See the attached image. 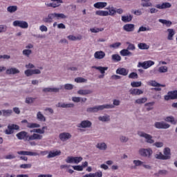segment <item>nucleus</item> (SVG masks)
<instances>
[{
	"mask_svg": "<svg viewBox=\"0 0 177 177\" xmlns=\"http://www.w3.org/2000/svg\"><path fill=\"white\" fill-rule=\"evenodd\" d=\"M171 100L177 99V91H170Z\"/></svg>",
	"mask_w": 177,
	"mask_h": 177,
	"instance_id": "nucleus-64",
	"label": "nucleus"
},
{
	"mask_svg": "<svg viewBox=\"0 0 177 177\" xmlns=\"http://www.w3.org/2000/svg\"><path fill=\"white\" fill-rule=\"evenodd\" d=\"M137 133L140 138H145L147 143H149V145H153V143H154V140L151 135L143 131H138Z\"/></svg>",
	"mask_w": 177,
	"mask_h": 177,
	"instance_id": "nucleus-4",
	"label": "nucleus"
},
{
	"mask_svg": "<svg viewBox=\"0 0 177 177\" xmlns=\"http://www.w3.org/2000/svg\"><path fill=\"white\" fill-rule=\"evenodd\" d=\"M64 88L66 91H71V89L74 88V85H73L72 84H66L64 85Z\"/></svg>",
	"mask_w": 177,
	"mask_h": 177,
	"instance_id": "nucleus-54",
	"label": "nucleus"
},
{
	"mask_svg": "<svg viewBox=\"0 0 177 177\" xmlns=\"http://www.w3.org/2000/svg\"><path fill=\"white\" fill-rule=\"evenodd\" d=\"M151 66H154V62L151 60L145 61L144 62H138L137 67H142L144 70H147V68L151 67Z\"/></svg>",
	"mask_w": 177,
	"mask_h": 177,
	"instance_id": "nucleus-7",
	"label": "nucleus"
},
{
	"mask_svg": "<svg viewBox=\"0 0 177 177\" xmlns=\"http://www.w3.org/2000/svg\"><path fill=\"white\" fill-rule=\"evenodd\" d=\"M119 139H120V141L121 142V143H127V142H128V140H129V138H128L125 136H120Z\"/></svg>",
	"mask_w": 177,
	"mask_h": 177,
	"instance_id": "nucleus-51",
	"label": "nucleus"
},
{
	"mask_svg": "<svg viewBox=\"0 0 177 177\" xmlns=\"http://www.w3.org/2000/svg\"><path fill=\"white\" fill-rule=\"evenodd\" d=\"M54 18L57 19V20H60V19H67V15L63 13H56L53 12Z\"/></svg>",
	"mask_w": 177,
	"mask_h": 177,
	"instance_id": "nucleus-31",
	"label": "nucleus"
},
{
	"mask_svg": "<svg viewBox=\"0 0 177 177\" xmlns=\"http://www.w3.org/2000/svg\"><path fill=\"white\" fill-rule=\"evenodd\" d=\"M138 73H135V72H133V73H131L129 75V78L131 79V80H137V78H138Z\"/></svg>",
	"mask_w": 177,
	"mask_h": 177,
	"instance_id": "nucleus-56",
	"label": "nucleus"
},
{
	"mask_svg": "<svg viewBox=\"0 0 177 177\" xmlns=\"http://www.w3.org/2000/svg\"><path fill=\"white\" fill-rule=\"evenodd\" d=\"M17 10V6H10L7 8V12L15 13Z\"/></svg>",
	"mask_w": 177,
	"mask_h": 177,
	"instance_id": "nucleus-38",
	"label": "nucleus"
},
{
	"mask_svg": "<svg viewBox=\"0 0 177 177\" xmlns=\"http://www.w3.org/2000/svg\"><path fill=\"white\" fill-rule=\"evenodd\" d=\"M27 127L31 129L41 128V124L38 123H28Z\"/></svg>",
	"mask_w": 177,
	"mask_h": 177,
	"instance_id": "nucleus-43",
	"label": "nucleus"
},
{
	"mask_svg": "<svg viewBox=\"0 0 177 177\" xmlns=\"http://www.w3.org/2000/svg\"><path fill=\"white\" fill-rule=\"evenodd\" d=\"M138 154H140L141 157H147V158H151V156H153V149L151 148H141L138 151Z\"/></svg>",
	"mask_w": 177,
	"mask_h": 177,
	"instance_id": "nucleus-3",
	"label": "nucleus"
},
{
	"mask_svg": "<svg viewBox=\"0 0 177 177\" xmlns=\"http://www.w3.org/2000/svg\"><path fill=\"white\" fill-rule=\"evenodd\" d=\"M172 7V4L169 2H165L162 3V4H156L155 6V8L157 9H169V8Z\"/></svg>",
	"mask_w": 177,
	"mask_h": 177,
	"instance_id": "nucleus-12",
	"label": "nucleus"
},
{
	"mask_svg": "<svg viewBox=\"0 0 177 177\" xmlns=\"http://www.w3.org/2000/svg\"><path fill=\"white\" fill-rule=\"evenodd\" d=\"M13 129L15 131H19L20 129V127L17 124H10L8 126V129L5 131L6 135H12L13 133Z\"/></svg>",
	"mask_w": 177,
	"mask_h": 177,
	"instance_id": "nucleus-9",
	"label": "nucleus"
},
{
	"mask_svg": "<svg viewBox=\"0 0 177 177\" xmlns=\"http://www.w3.org/2000/svg\"><path fill=\"white\" fill-rule=\"evenodd\" d=\"M167 174H168V171L165 169H162V170H159L157 173H155L154 176L158 177V176L167 175Z\"/></svg>",
	"mask_w": 177,
	"mask_h": 177,
	"instance_id": "nucleus-40",
	"label": "nucleus"
},
{
	"mask_svg": "<svg viewBox=\"0 0 177 177\" xmlns=\"http://www.w3.org/2000/svg\"><path fill=\"white\" fill-rule=\"evenodd\" d=\"M19 73H20V71H19V69L16 68H10L6 71V73L8 75H14L15 74H19Z\"/></svg>",
	"mask_w": 177,
	"mask_h": 177,
	"instance_id": "nucleus-22",
	"label": "nucleus"
},
{
	"mask_svg": "<svg viewBox=\"0 0 177 177\" xmlns=\"http://www.w3.org/2000/svg\"><path fill=\"white\" fill-rule=\"evenodd\" d=\"M112 60L115 62H121V56L118 54L112 55Z\"/></svg>",
	"mask_w": 177,
	"mask_h": 177,
	"instance_id": "nucleus-46",
	"label": "nucleus"
},
{
	"mask_svg": "<svg viewBox=\"0 0 177 177\" xmlns=\"http://www.w3.org/2000/svg\"><path fill=\"white\" fill-rule=\"evenodd\" d=\"M154 127L157 129H168L171 125L165 122H156Z\"/></svg>",
	"mask_w": 177,
	"mask_h": 177,
	"instance_id": "nucleus-8",
	"label": "nucleus"
},
{
	"mask_svg": "<svg viewBox=\"0 0 177 177\" xmlns=\"http://www.w3.org/2000/svg\"><path fill=\"white\" fill-rule=\"evenodd\" d=\"M129 73V70L125 68H118L116 70V74H119V75H123V77H127Z\"/></svg>",
	"mask_w": 177,
	"mask_h": 177,
	"instance_id": "nucleus-13",
	"label": "nucleus"
},
{
	"mask_svg": "<svg viewBox=\"0 0 177 177\" xmlns=\"http://www.w3.org/2000/svg\"><path fill=\"white\" fill-rule=\"evenodd\" d=\"M148 85H150V86H162V88H165V84H159L156 80H150L148 82Z\"/></svg>",
	"mask_w": 177,
	"mask_h": 177,
	"instance_id": "nucleus-30",
	"label": "nucleus"
},
{
	"mask_svg": "<svg viewBox=\"0 0 177 177\" xmlns=\"http://www.w3.org/2000/svg\"><path fill=\"white\" fill-rule=\"evenodd\" d=\"M97 149L100 150H107V145L105 142H100L96 145Z\"/></svg>",
	"mask_w": 177,
	"mask_h": 177,
	"instance_id": "nucleus-35",
	"label": "nucleus"
},
{
	"mask_svg": "<svg viewBox=\"0 0 177 177\" xmlns=\"http://www.w3.org/2000/svg\"><path fill=\"white\" fill-rule=\"evenodd\" d=\"M17 154L19 156H39V153L38 152H32V151H19L17 152Z\"/></svg>",
	"mask_w": 177,
	"mask_h": 177,
	"instance_id": "nucleus-11",
	"label": "nucleus"
},
{
	"mask_svg": "<svg viewBox=\"0 0 177 177\" xmlns=\"http://www.w3.org/2000/svg\"><path fill=\"white\" fill-rule=\"evenodd\" d=\"M167 39H169V41H172V39H174V35H175V30L172 28H169L167 29Z\"/></svg>",
	"mask_w": 177,
	"mask_h": 177,
	"instance_id": "nucleus-27",
	"label": "nucleus"
},
{
	"mask_svg": "<svg viewBox=\"0 0 177 177\" xmlns=\"http://www.w3.org/2000/svg\"><path fill=\"white\" fill-rule=\"evenodd\" d=\"M75 82H77V84H82L85 82H88V80L84 78V77H76L75 78Z\"/></svg>",
	"mask_w": 177,
	"mask_h": 177,
	"instance_id": "nucleus-39",
	"label": "nucleus"
},
{
	"mask_svg": "<svg viewBox=\"0 0 177 177\" xmlns=\"http://www.w3.org/2000/svg\"><path fill=\"white\" fill-rule=\"evenodd\" d=\"M159 23H162V24H165L166 27H171L172 26V21H168L167 19H158Z\"/></svg>",
	"mask_w": 177,
	"mask_h": 177,
	"instance_id": "nucleus-32",
	"label": "nucleus"
},
{
	"mask_svg": "<svg viewBox=\"0 0 177 177\" xmlns=\"http://www.w3.org/2000/svg\"><path fill=\"white\" fill-rule=\"evenodd\" d=\"M147 102V97L138 98L135 101L137 104H143Z\"/></svg>",
	"mask_w": 177,
	"mask_h": 177,
	"instance_id": "nucleus-41",
	"label": "nucleus"
},
{
	"mask_svg": "<svg viewBox=\"0 0 177 177\" xmlns=\"http://www.w3.org/2000/svg\"><path fill=\"white\" fill-rule=\"evenodd\" d=\"M106 9H108L109 11V16H114V15H115V13H117V11L114 9V8H111L109 7Z\"/></svg>",
	"mask_w": 177,
	"mask_h": 177,
	"instance_id": "nucleus-52",
	"label": "nucleus"
},
{
	"mask_svg": "<svg viewBox=\"0 0 177 177\" xmlns=\"http://www.w3.org/2000/svg\"><path fill=\"white\" fill-rule=\"evenodd\" d=\"M31 167H32L31 164H22V165H20L19 166V167L22 169H28L31 168Z\"/></svg>",
	"mask_w": 177,
	"mask_h": 177,
	"instance_id": "nucleus-58",
	"label": "nucleus"
},
{
	"mask_svg": "<svg viewBox=\"0 0 177 177\" xmlns=\"http://www.w3.org/2000/svg\"><path fill=\"white\" fill-rule=\"evenodd\" d=\"M122 21H123L124 23H129V21H132V15L122 16Z\"/></svg>",
	"mask_w": 177,
	"mask_h": 177,
	"instance_id": "nucleus-42",
	"label": "nucleus"
},
{
	"mask_svg": "<svg viewBox=\"0 0 177 177\" xmlns=\"http://www.w3.org/2000/svg\"><path fill=\"white\" fill-rule=\"evenodd\" d=\"M131 86L133 88H139V86H142V82H133L131 83Z\"/></svg>",
	"mask_w": 177,
	"mask_h": 177,
	"instance_id": "nucleus-50",
	"label": "nucleus"
},
{
	"mask_svg": "<svg viewBox=\"0 0 177 177\" xmlns=\"http://www.w3.org/2000/svg\"><path fill=\"white\" fill-rule=\"evenodd\" d=\"M90 31L91 32H93V33L96 34L97 32H100L102 31H104V28H90Z\"/></svg>",
	"mask_w": 177,
	"mask_h": 177,
	"instance_id": "nucleus-45",
	"label": "nucleus"
},
{
	"mask_svg": "<svg viewBox=\"0 0 177 177\" xmlns=\"http://www.w3.org/2000/svg\"><path fill=\"white\" fill-rule=\"evenodd\" d=\"M93 175H94L93 177H102L103 173L102 172V171H98L95 173H93Z\"/></svg>",
	"mask_w": 177,
	"mask_h": 177,
	"instance_id": "nucleus-63",
	"label": "nucleus"
},
{
	"mask_svg": "<svg viewBox=\"0 0 177 177\" xmlns=\"http://www.w3.org/2000/svg\"><path fill=\"white\" fill-rule=\"evenodd\" d=\"M123 30L127 32H132L135 31V25L133 24H127L123 26Z\"/></svg>",
	"mask_w": 177,
	"mask_h": 177,
	"instance_id": "nucleus-17",
	"label": "nucleus"
},
{
	"mask_svg": "<svg viewBox=\"0 0 177 177\" xmlns=\"http://www.w3.org/2000/svg\"><path fill=\"white\" fill-rule=\"evenodd\" d=\"M155 158H156V160H165V158L164 157V154H162V153L161 152H158V153H156L154 155Z\"/></svg>",
	"mask_w": 177,
	"mask_h": 177,
	"instance_id": "nucleus-48",
	"label": "nucleus"
},
{
	"mask_svg": "<svg viewBox=\"0 0 177 177\" xmlns=\"http://www.w3.org/2000/svg\"><path fill=\"white\" fill-rule=\"evenodd\" d=\"M53 19H55V15L53 13H50L47 17L43 18L44 23H46L47 24H50V23H53Z\"/></svg>",
	"mask_w": 177,
	"mask_h": 177,
	"instance_id": "nucleus-15",
	"label": "nucleus"
},
{
	"mask_svg": "<svg viewBox=\"0 0 177 177\" xmlns=\"http://www.w3.org/2000/svg\"><path fill=\"white\" fill-rule=\"evenodd\" d=\"M36 118L37 120H38V121H40L41 122H45L46 121V118L45 117V115H44V114H42V112L41 111L37 113Z\"/></svg>",
	"mask_w": 177,
	"mask_h": 177,
	"instance_id": "nucleus-23",
	"label": "nucleus"
},
{
	"mask_svg": "<svg viewBox=\"0 0 177 177\" xmlns=\"http://www.w3.org/2000/svg\"><path fill=\"white\" fill-rule=\"evenodd\" d=\"M121 56H133V53L129 51V49H123L120 52Z\"/></svg>",
	"mask_w": 177,
	"mask_h": 177,
	"instance_id": "nucleus-29",
	"label": "nucleus"
},
{
	"mask_svg": "<svg viewBox=\"0 0 177 177\" xmlns=\"http://www.w3.org/2000/svg\"><path fill=\"white\" fill-rule=\"evenodd\" d=\"M91 93H93V91L92 90L89 89H80L77 91V94L81 95L82 96H85L86 95H91Z\"/></svg>",
	"mask_w": 177,
	"mask_h": 177,
	"instance_id": "nucleus-20",
	"label": "nucleus"
},
{
	"mask_svg": "<svg viewBox=\"0 0 177 177\" xmlns=\"http://www.w3.org/2000/svg\"><path fill=\"white\" fill-rule=\"evenodd\" d=\"M138 47L141 49V50H147L150 48L149 45H147L146 43H139Z\"/></svg>",
	"mask_w": 177,
	"mask_h": 177,
	"instance_id": "nucleus-33",
	"label": "nucleus"
},
{
	"mask_svg": "<svg viewBox=\"0 0 177 177\" xmlns=\"http://www.w3.org/2000/svg\"><path fill=\"white\" fill-rule=\"evenodd\" d=\"M53 3L47 4L49 8H59L61 3H63V0H51Z\"/></svg>",
	"mask_w": 177,
	"mask_h": 177,
	"instance_id": "nucleus-14",
	"label": "nucleus"
},
{
	"mask_svg": "<svg viewBox=\"0 0 177 177\" xmlns=\"http://www.w3.org/2000/svg\"><path fill=\"white\" fill-rule=\"evenodd\" d=\"M130 95H133V96L142 95L143 91L138 89V88H131L129 90Z\"/></svg>",
	"mask_w": 177,
	"mask_h": 177,
	"instance_id": "nucleus-21",
	"label": "nucleus"
},
{
	"mask_svg": "<svg viewBox=\"0 0 177 177\" xmlns=\"http://www.w3.org/2000/svg\"><path fill=\"white\" fill-rule=\"evenodd\" d=\"M68 39L70 41H81L82 39V37L81 35H79L77 37H75L74 35H68Z\"/></svg>",
	"mask_w": 177,
	"mask_h": 177,
	"instance_id": "nucleus-36",
	"label": "nucleus"
},
{
	"mask_svg": "<svg viewBox=\"0 0 177 177\" xmlns=\"http://www.w3.org/2000/svg\"><path fill=\"white\" fill-rule=\"evenodd\" d=\"M1 113L4 117H9V115H12L13 111L12 109L3 110Z\"/></svg>",
	"mask_w": 177,
	"mask_h": 177,
	"instance_id": "nucleus-44",
	"label": "nucleus"
},
{
	"mask_svg": "<svg viewBox=\"0 0 177 177\" xmlns=\"http://www.w3.org/2000/svg\"><path fill=\"white\" fill-rule=\"evenodd\" d=\"M163 154L164 157L165 158V160H169V158H171V149L169 147L165 148Z\"/></svg>",
	"mask_w": 177,
	"mask_h": 177,
	"instance_id": "nucleus-26",
	"label": "nucleus"
},
{
	"mask_svg": "<svg viewBox=\"0 0 177 177\" xmlns=\"http://www.w3.org/2000/svg\"><path fill=\"white\" fill-rule=\"evenodd\" d=\"M71 134L67 132H63L59 135V138L61 142H67V140H68V139H71Z\"/></svg>",
	"mask_w": 177,
	"mask_h": 177,
	"instance_id": "nucleus-10",
	"label": "nucleus"
},
{
	"mask_svg": "<svg viewBox=\"0 0 177 177\" xmlns=\"http://www.w3.org/2000/svg\"><path fill=\"white\" fill-rule=\"evenodd\" d=\"M114 106L110 104H106L103 105L95 106L93 107H89L86 109L87 113H97V111H102L105 109H113Z\"/></svg>",
	"mask_w": 177,
	"mask_h": 177,
	"instance_id": "nucleus-2",
	"label": "nucleus"
},
{
	"mask_svg": "<svg viewBox=\"0 0 177 177\" xmlns=\"http://www.w3.org/2000/svg\"><path fill=\"white\" fill-rule=\"evenodd\" d=\"M74 104L73 103H69V104H66V103H60L58 102L57 104L56 105V107H61L62 109H73L74 107Z\"/></svg>",
	"mask_w": 177,
	"mask_h": 177,
	"instance_id": "nucleus-19",
	"label": "nucleus"
},
{
	"mask_svg": "<svg viewBox=\"0 0 177 177\" xmlns=\"http://www.w3.org/2000/svg\"><path fill=\"white\" fill-rule=\"evenodd\" d=\"M34 100H35V98L28 97L26 98L25 103H26L27 104H31V103H34Z\"/></svg>",
	"mask_w": 177,
	"mask_h": 177,
	"instance_id": "nucleus-57",
	"label": "nucleus"
},
{
	"mask_svg": "<svg viewBox=\"0 0 177 177\" xmlns=\"http://www.w3.org/2000/svg\"><path fill=\"white\" fill-rule=\"evenodd\" d=\"M16 136L19 140H27L28 142H31V140H42V135L33 133L31 136L28 135V133L26 131H20L16 134Z\"/></svg>",
	"mask_w": 177,
	"mask_h": 177,
	"instance_id": "nucleus-1",
	"label": "nucleus"
},
{
	"mask_svg": "<svg viewBox=\"0 0 177 177\" xmlns=\"http://www.w3.org/2000/svg\"><path fill=\"white\" fill-rule=\"evenodd\" d=\"M96 9H103L107 6V2H97L93 5Z\"/></svg>",
	"mask_w": 177,
	"mask_h": 177,
	"instance_id": "nucleus-25",
	"label": "nucleus"
},
{
	"mask_svg": "<svg viewBox=\"0 0 177 177\" xmlns=\"http://www.w3.org/2000/svg\"><path fill=\"white\" fill-rule=\"evenodd\" d=\"M165 121H166V122H170V124L173 125H176L177 124V120L174 116L166 117Z\"/></svg>",
	"mask_w": 177,
	"mask_h": 177,
	"instance_id": "nucleus-24",
	"label": "nucleus"
},
{
	"mask_svg": "<svg viewBox=\"0 0 177 177\" xmlns=\"http://www.w3.org/2000/svg\"><path fill=\"white\" fill-rule=\"evenodd\" d=\"M95 15H97V16H103V17L109 16V11L97 10L95 12Z\"/></svg>",
	"mask_w": 177,
	"mask_h": 177,
	"instance_id": "nucleus-37",
	"label": "nucleus"
},
{
	"mask_svg": "<svg viewBox=\"0 0 177 177\" xmlns=\"http://www.w3.org/2000/svg\"><path fill=\"white\" fill-rule=\"evenodd\" d=\"M144 31H150V28H146L145 26H141L139 28L137 32H144Z\"/></svg>",
	"mask_w": 177,
	"mask_h": 177,
	"instance_id": "nucleus-61",
	"label": "nucleus"
},
{
	"mask_svg": "<svg viewBox=\"0 0 177 177\" xmlns=\"http://www.w3.org/2000/svg\"><path fill=\"white\" fill-rule=\"evenodd\" d=\"M6 31H8V26L6 25H0V34L6 32Z\"/></svg>",
	"mask_w": 177,
	"mask_h": 177,
	"instance_id": "nucleus-60",
	"label": "nucleus"
},
{
	"mask_svg": "<svg viewBox=\"0 0 177 177\" xmlns=\"http://www.w3.org/2000/svg\"><path fill=\"white\" fill-rule=\"evenodd\" d=\"M60 154H62V151L60 150L50 151L47 156V158H53L55 157H57V156H60Z\"/></svg>",
	"mask_w": 177,
	"mask_h": 177,
	"instance_id": "nucleus-18",
	"label": "nucleus"
},
{
	"mask_svg": "<svg viewBox=\"0 0 177 177\" xmlns=\"http://www.w3.org/2000/svg\"><path fill=\"white\" fill-rule=\"evenodd\" d=\"M98 120L102 122H108V121H110V115H104V116H100L98 117Z\"/></svg>",
	"mask_w": 177,
	"mask_h": 177,
	"instance_id": "nucleus-34",
	"label": "nucleus"
},
{
	"mask_svg": "<svg viewBox=\"0 0 177 177\" xmlns=\"http://www.w3.org/2000/svg\"><path fill=\"white\" fill-rule=\"evenodd\" d=\"M12 26H14V27H19L20 28L24 29L28 28V23L26 21L16 20L13 21Z\"/></svg>",
	"mask_w": 177,
	"mask_h": 177,
	"instance_id": "nucleus-6",
	"label": "nucleus"
},
{
	"mask_svg": "<svg viewBox=\"0 0 177 177\" xmlns=\"http://www.w3.org/2000/svg\"><path fill=\"white\" fill-rule=\"evenodd\" d=\"M77 128H82V129H88L92 128V122L91 120H85L80 122L77 124Z\"/></svg>",
	"mask_w": 177,
	"mask_h": 177,
	"instance_id": "nucleus-5",
	"label": "nucleus"
},
{
	"mask_svg": "<svg viewBox=\"0 0 177 177\" xmlns=\"http://www.w3.org/2000/svg\"><path fill=\"white\" fill-rule=\"evenodd\" d=\"M133 162L135 165V166L133 168H136V167H140V165H143V164H145L144 162L139 160H134Z\"/></svg>",
	"mask_w": 177,
	"mask_h": 177,
	"instance_id": "nucleus-49",
	"label": "nucleus"
},
{
	"mask_svg": "<svg viewBox=\"0 0 177 177\" xmlns=\"http://www.w3.org/2000/svg\"><path fill=\"white\" fill-rule=\"evenodd\" d=\"M127 44L129 45L127 48V50H135L136 49V47L135 46V44L127 42Z\"/></svg>",
	"mask_w": 177,
	"mask_h": 177,
	"instance_id": "nucleus-53",
	"label": "nucleus"
},
{
	"mask_svg": "<svg viewBox=\"0 0 177 177\" xmlns=\"http://www.w3.org/2000/svg\"><path fill=\"white\" fill-rule=\"evenodd\" d=\"M92 68H95V70H99V71L102 74H104L107 70H109V67L107 66H92Z\"/></svg>",
	"mask_w": 177,
	"mask_h": 177,
	"instance_id": "nucleus-28",
	"label": "nucleus"
},
{
	"mask_svg": "<svg viewBox=\"0 0 177 177\" xmlns=\"http://www.w3.org/2000/svg\"><path fill=\"white\" fill-rule=\"evenodd\" d=\"M94 57L98 60H102V59H104V57H106V53L102 50L96 51L94 53Z\"/></svg>",
	"mask_w": 177,
	"mask_h": 177,
	"instance_id": "nucleus-16",
	"label": "nucleus"
},
{
	"mask_svg": "<svg viewBox=\"0 0 177 177\" xmlns=\"http://www.w3.org/2000/svg\"><path fill=\"white\" fill-rule=\"evenodd\" d=\"M31 53H32V50L27 48L22 51V55H24V56H26V57H30V55H31Z\"/></svg>",
	"mask_w": 177,
	"mask_h": 177,
	"instance_id": "nucleus-47",
	"label": "nucleus"
},
{
	"mask_svg": "<svg viewBox=\"0 0 177 177\" xmlns=\"http://www.w3.org/2000/svg\"><path fill=\"white\" fill-rule=\"evenodd\" d=\"M153 145L155 146V147H162L164 146V142H153Z\"/></svg>",
	"mask_w": 177,
	"mask_h": 177,
	"instance_id": "nucleus-62",
	"label": "nucleus"
},
{
	"mask_svg": "<svg viewBox=\"0 0 177 177\" xmlns=\"http://www.w3.org/2000/svg\"><path fill=\"white\" fill-rule=\"evenodd\" d=\"M159 73H167L168 71V67L166 66H160L158 68Z\"/></svg>",
	"mask_w": 177,
	"mask_h": 177,
	"instance_id": "nucleus-59",
	"label": "nucleus"
},
{
	"mask_svg": "<svg viewBox=\"0 0 177 177\" xmlns=\"http://www.w3.org/2000/svg\"><path fill=\"white\" fill-rule=\"evenodd\" d=\"M151 106H154V102L146 103L145 104V106L147 107V111H150V110H153V107H151Z\"/></svg>",
	"mask_w": 177,
	"mask_h": 177,
	"instance_id": "nucleus-55",
	"label": "nucleus"
}]
</instances>
